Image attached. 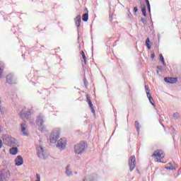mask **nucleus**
Instances as JSON below:
<instances>
[{
	"label": "nucleus",
	"instance_id": "nucleus-1",
	"mask_svg": "<svg viewBox=\"0 0 181 181\" xmlns=\"http://www.w3.org/2000/svg\"><path fill=\"white\" fill-rule=\"evenodd\" d=\"M152 158H154L156 162L158 163H163V159L165 158V152L163 151L158 149L154 151L152 155Z\"/></svg>",
	"mask_w": 181,
	"mask_h": 181
},
{
	"label": "nucleus",
	"instance_id": "nucleus-2",
	"mask_svg": "<svg viewBox=\"0 0 181 181\" xmlns=\"http://www.w3.org/2000/svg\"><path fill=\"white\" fill-rule=\"evenodd\" d=\"M87 142L86 141H81L76 144L74 146L75 153H77V155H81L82 152L86 151V148H87Z\"/></svg>",
	"mask_w": 181,
	"mask_h": 181
},
{
	"label": "nucleus",
	"instance_id": "nucleus-3",
	"mask_svg": "<svg viewBox=\"0 0 181 181\" xmlns=\"http://www.w3.org/2000/svg\"><path fill=\"white\" fill-rule=\"evenodd\" d=\"M60 138V129H54L50 136L49 141L51 144H56L57 139Z\"/></svg>",
	"mask_w": 181,
	"mask_h": 181
},
{
	"label": "nucleus",
	"instance_id": "nucleus-4",
	"mask_svg": "<svg viewBox=\"0 0 181 181\" xmlns=\"http://www.w3.org/2000/svg\"><path fill=\"white\" fill-rule=\"evenodd\" d=\"M20 117L23 121H24V122H26V121H28L30 117V110L26 107H24L20 113Z\"/></svg>",
	"mask_w": 181,
	"mask_h": 181
},
{
	"label": "nucleus",
	"instance_id": "nucleus-5",
	"mask_svg": "<svg viewBox=\"0 0 181 181\" xmlns=\"http://www.w3.org/2000/svg\"><path fill=\"white\" fill-rule=\"evenodd\" d=\"M6 144L8 146H16V139L11 136H7L6 139Z\"/></svg>",
	"mask_w": 181,
	"mask_h": 181
},
{
	"label": "nucleus",
	"instance_id": "nucleus-6",
	"mask_svg": "<svg viewBox=\"0 0 181 181\" xmlns=\"http://www.w3.org/2000/svg\"><path fill=\"white\" fill-rule=\"evenodd\" d=\"M135 162H136L135 156H132L129 160V166L130 172H132V170L135 169V166H136Z\"/></svg>",
	"mask_w": 181,
	"mask_h": 181
},
{
	"label": "nucleus",
	"instance_id": "nucleus-7",
	"mask_svg": "<svg viewBox=\"0 0 181 181\" xmlns=\"http://www.w3.org/2000/svg\"><path fill=\"white\" fill-rule=\"evenodd\" d=\"M66 145H67V141L66 139L62 138L58 141L57 146L59 149H64L66 148Z\"/></svg>",
	"mask_w": 181,
	"mask_h": 181
},
{
	"label": "nucleus",
	"instance_id": "nucleus-8",
	"mask_svg": "<svg viewBox=\"0 0 181 181\" xmlns=\"http://www.w3.org/2000/svg\"><path fill=\"white\" fill-rule=\"evenodd\" d=\"M37 155L41 159H45V150H43V147L41 146H37Z\"/></svg>",
	"mask_w": 181,
	"mask_h": 181
},
{
	"label": "nucleus",
	"instance_id": "nucleus-9",
	"mask_svg": "<svg viewBox=\"0 0 181 181\" xmlns=\"http://www.w3.org/2000/svg\"><path fill=\"white\" fill-rule=\"evenodd\" d=\"M15 165L16 166H22V165H23V158L21 156H18L15 159Z\"/></svg>",
	"mask_w": 181,
	"mask_h": 181
},
{
	"label": "nucleus",
	"instance_id": "nucleus-10",
	"mask_svg": "<svg viewBox=\"0 0 181 181\" xmlns=\"http://www.w3.org/2000/svg\"><path fill=\"white\" fill-rule=\"evenodd\" d=\"M164 81L165 83H169L170 84H175V83H177V78H164Z\"/></svg>",
	"mask_w": 181,
	"mask_h": 181
},
{
	"label": "nucleus",
	"instance_id": "nucleus-11",
	"mask_svg": "<svg viewBox=\"0 0 181 181\" xmlns=\"http://www.w3.org/2000/svg\"><path fill=\"white\" fill-rule=\"evenodd\" d=\"M21 132H23V135L25 136H28L29 135V133H28V127L25 124H21Z\"/></svg>",
	"mask_w": 181,
	"mask_h": 181
},
{
	"label": "nucleus",
	"instance_id": "nucleus-12",
	"mask_svg": "<svg viewBox=\"0 0 181 181\" xmlns=\"http://www.w3.org/2000/svg\"><path fill=\"white\" fill-rule=\"evenodd\" d=\"M74 21L76 26H77V28H80V25H81V16H77Z\"/></svg>",
	"mask_w": 181,
	"mask_h": 181
},
{
	"label": "nucleus",
	"instance_id": "nucleus-13",
	"mask_svg": "<svg viewBox=\"0 0 181 181\" xmlns=\"http://www.w3.org/2000/svg\"><path fill=\"white\" fill-rule=\"evenodd\" d=\"M86 100L88 101V105L90 107V108L92 110V112H95V111L94 110V107L93 106V103L91 102V99H90V95H86Z\"/></svg>",
	"mask_w": 181,
	"mask_h": 181
},
{
	"label": "nucleus",
	"instance_id": "nucleus-14",
	"mask_svg": "<svg viewBox=\"0 0 181 181\" xmlns=\"http://www.w3.org/2000/svg\"><path fill=\"white\" fill-rule=\"evenodd\" d=\"M43 118H42L41 117H39L37 120V124L38 125V127H40V129H43Z\"/></svg>",
	"mask_w": 181,
	"mask_h": 181
},
{
	"label": "nucleus",
	"instance_id": "nucleus-15",
	"mask_svg": "<svg viewBox=\"0 0 181 181\" xmlns=\"http://www.w3.org/2000/svg\"><path fill=\"white\" fill-rule=\"evenodd\" d=\"M18 148L16 147H13L9 150L10 155H13V156L18 155Z\"/></svg>",
	"mask_w": 181,
	"mask_h": 181
},
{
	"label": "nucleus",
	"instance_id": "nucleus-16",
	"mask_svg": "<svg viewBox=\"0 0 181 181\" xmlns=\"http://www.w3.org/2000/svg\"><path fill=\"white\" fill-rule=\"evenodd\" d=\"M81 55L82 56V62H84V64H87V57H86V53H84V51L81 52Z\"/></svg>",
	"mask_w": 181,
	"mask_h": 181
},
{
	"label": "nucleus",
	"instance_id": "nucleus-17",
	"mask_svg": "<svg viewBox=\"0 0 181 181\" xmlns=\"http://www.w3.org/2000/svg\"><path fill=\"white\" fill-rule=\"evenodd\" d=\"M82 21H83V22L88 21V13H86L82 16Z\"/></svg>",
	"mask_w": 181,
	"mask_h": 181
},
{
	"label": "nucleus",
	"instance_id": "nucleus-18",
	"mask_svg": "<svg viewBox=\"0 0 181 181\" xmlns=\"http://www.w3.org/2000/svg\"><path fill=\"white\" fill-rule=\"evenodd\" d=\"M4 67H5V65L4 64V63L0 62V78H1V76H2V71H4Z\"/></svg>",
	"mask_w": 181,
	"mask_h": 181
},
{
	"label": "nucleus",
	"instance_id": "nucleus-19",
	"mask_svg": "<svg viewBox=\"0 0 181 181\" xmlns=\"http://www.w3.org/2000/svg\"><path fill=\"white\" fill-rule=\"evenodd\" d=\"M160 60L163 63L164 66H166V62H165V58L163 57V55L160 54Z\"/></svg>",
	"mask_w": 181,
	"mask_h": 181
},
{
	"label": "nucleus",
	"instance_id": "nucleus-20",
	"mask_svg": "<svg viewBox=\"0 0 181 181\" xmlns=\"http://www.w3.org/2000/svg\"><path fill=\"white\" fill-rule=\"evenodd\" d=\"M12 76H8L6 78V81L8 83V84H12Z\"/></svg>",
	"mask_w": 181,
	"mask_h": 181
},
{
	"label": "nucleus",
	"instance_id": "nucleus-21",
	"mask_svg": "<svg viewBox=\"0 0 181 181\" xmlns=\"http://www.w3.org/2000/svg\"><path fill=\"white\" fill-rule=\"evenodd\" d=\"M150 42L149 38H147L146 40V45L148 49H151V45H149Z\"/></svg>",
	"mask_w": 181,
	"mask_h": 181
},
{
	"label": "nucleus",
	"instance_id": "nucleus-22",
	"mask_svg": "<svg viewBox=\"0 0 181 181\" xmlns=\"http://www.w3.org/2000/svg\"><path fill=\"white\" fill-rule=\"evenodd\" d=\"M135 127H136V130L138 131V132H139V122H138V121L135 122Z\"/></svg>",
	"mask_w": 181,
	"mask_h": 181
},
{
	"label": "nucleus",
	"instance_id": "nucleus-23",
	"mask_svg": "<svg viewBox=\"0 0 181 181\" xmlns=\"http://www.w3.org/2000/svg\"><path fill=\"white\" fill-rule=\"evenodd\" d=\"M146 4L147 5V8H148V11L151 12V4H149V0H146Z\"/></svg>",
	"mask_w": 181,
	"mask_h": 181
},
{
	"label": "nucleus",
	"instance_id": "nucleus-24",
	"mask_svg": "<svg viewBox=\"0 0 181 181\" xmlns=\"http://www.w3.org/2000/svg\"><path fill=\"white\" fill-rule=\"evenodd\" d=\"M141 12H142L144 16H146V8L145 7H143L141 8Z\"/></svg>",
	"mask_w": 181,
	"mask_h": 181
},
{
	"label": "nucleus",
	"instance_id": "nucleus-25",
	"mask_svg": "<svg viewBox=\"0 0 181 181\" xmlns=\"http://www.w3.org/2000/svg\"><path fill=\"white\" fill-rule=\"evenodd\" d=\"M66 175L67 176H70V175H71V171L69 169V165L66 167Z\"/></svg>",
	"mask_w": 181,
	"mask_h": 181
},
{
	"label": "nucleus",
	"instance_id": "nucleus-26",
	"mask_svg": "<svg viewBox=\"0 0 181 181\" xmlns=\"http://www.w3.org/2000/svg\"><path fill=\"white\" fill-rule=\"evenodd\" d=\"M149 102L151 103V104H152L153 105V107H155V103H154V100H153V98H150L149 99Z\"/></svg>",
	"mask_w": 181,
	"mask_h": 181
},
{
	"label": "nucleus",
	"instance_id": "nucleus-27",
	"mask_svg": "<svg viewBox=\"0 0 181 181\" xmlns=\"http://www.w3.org/2000/svg\"><path fill=\"white\" fill-rule=\"evenodd\" d=\"M166 169H168V170H173V169H175V167L173 166H167Z\"/></svg>",
	"mask_w": 181,
	"mask_h": 181
},
{
	"label": "nucleus",
	"instance_id": "nucleus-28",
	"mask_svg": "<svg viewBox=\"0 0 181 181\" xmlns=\"http://www.w3.org/2000/svg\"><path fill=\"white\" fill-rule=\"evenodd\" d=\"M180 115H179V113L176 112V113H174L173 115V117L174 118H179Z\"/></svg>",
	"mask_w": 181,
	"mask_h": 181
},
{
	"label": "nucleus",
	"instance_id": "nucleus-29",
	"mask_svg": "<svg viewBox=\"0 0 181 181\" xmlns=\"http://www.w3.org/2000/svg\"><path fill=\"white\" fill-rule=\"evenodd\" d=\"M146 95H147V97L148 99L151 98H152V95H151V93L150 92H147L146 93Z\"/></svg>",
	"mask_w": 181,
	"mask_h": 181
},
{
	"label": "nucleus",
	"instance_id": "nucleus-30",
	"mask_svg": "<svg viewBox=\"0 0 181 181\" xmlns=\"http://www.w3.org/2000/svg\"><path fill=\"white\" fill-rule=\"evenodd\" d=\"M146 93H149V86H145Z\"/></svg>",
	"mask_w": 181,
	"mask_h": 181
},
{
	"label": "nucleus",
	"instance_id": "nucleus-31",
	"mask_svg": "<svg viewBox=\"0 0 181 181\" xmlns=\"http://www.w3.org/2000/svg\"><path fill=\"white\" fill-rule=\"evenodd\" d=\"M37 180L36 181H40V175L39 174L36 175Z\"/></svg>",
	"mask_w": 181,
	"mask_h": 181
},
{
	"label": "nucleus",
	"instance_id": "nucleus-32",
	"mask_svg": "<svg viewBox=\"0 0 181 181\" xmlns=\"http://www.w3.org/2000/svg\"><path fill=\"white\" fill-rule=\"evenodd\" d=\"M134 12H135V13H136L138 12V8L134 7Z\"/></svg>",
	"mask_w": 181,
	"mask_h": 181
},
{
	"label": "nucleus",
	"instance_id": "nucleus-33",
	"mask_svg": "<svg viewBox=\"0 0 181 181\" xmlns=\"http://www.w3.org/2000/svg\"><path fill=\"white\" fill-rule=\"evenodd\" d=\"M2 148V140H0V149Z\"/></svg>",
	"mask_w": 181,
	"mask_h": 181
},
{
	"label": "nucleus",
	"instance_id": "nucleus-34",
	"mask_svg": "<svg viewBox=\"0 0 181 181\" xmlns=\"http://www.w3.org/2000/svg\"><path fill=\"white\" fill-rule=\"evenodd\" d=\"M151 59H155V54H151Z\"/></svg>",
	"mask_w": 181,
	"mask_h": 181
},
{
	"label": "nucleus",
	"instance_id": "nucleus-35",
	"mask_svg": "<svg viewBox=\"0 0 181 181\" xmlns=\"http://www.w3.org/2000/svg\"><path fill=\"white\" fill-rule=\"evenodd\" d=\"M0 180H2V175L0 174Z\"/></svg>",
	"mask_w": 181,
	"mask_h": 181
},
{
	"label": "nucleus",
	"instance_id": "nucleus-36",
	"mask_svg": "<svg viewBox=\"0 0 181 181\" xmlns=\"http://www.w3.org/2000/svg\"><path fill=\"white\" fill-rule=\"evenodd\" d=\"M0 132H2V130L1 129V127H0Z\"/></svg>",
	"mask_w": 181,
	"mask_h": 181
},
{
	"label": "nucleus",
	"instance_id": "nucleus-37",
	"mask_svg": "<svg viewBox=\"0 0 181 181\" xmlns=\"http://www.w3.org/2000/svg\"><path fill=\"white\" fill-rule=\"evenodd\" d=\"M86 9L87 12H88V10H87V8H86Z\"/></svg>",
	"mask_w": 181,
	"mask_h": 181
},
{
	"label": "nucleus",
	"instance_id": "nucleus-38",
	"mask_svg": "<svg viewBox=\"0 0 181 181\" xmlns=\"http://www.w3.org/2000/svg\"><path fill=\"white\" fill-rule=\"evenodd\" d=\"M170 165V163L168 164V165Z\"/></svg>",
	"mask_w": 181,
	"mask_h": 181
}]
</instances>
